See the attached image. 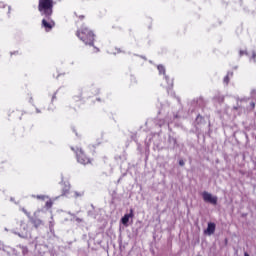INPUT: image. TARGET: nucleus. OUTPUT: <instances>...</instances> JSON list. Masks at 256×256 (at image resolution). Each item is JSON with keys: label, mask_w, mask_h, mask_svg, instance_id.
Segmentation results:
<instances>
[{"label": "nucleus", "mask_w": 256, "mask_h": 256, "mask_svg": "<svg viewBox=\"0 0 256 256\" xmlns=\"http://www.w3.org/2000/svg\"><path fill=\"white\" fill-rule=\"evenodd\" d=\"M77 37H79V39L83 41L85 45H91L93 41H95V35L87 27H82L80 30H78Z\"/></svg>", "instance_id": "1"}, {"label": "nucleus", "mask_w": 256, "mask_h": 256, "mask_svg": "<svg viewBox=\"0 0 256 256\" xmlns=\"http://www.w3.org/2000/svg\"><path fill=\"white\" fill-rule=\"evenodd\" d=\"M256 56V54L255 53H253V57H255Z\"/></svg>", "instance_id": "13"}, {"label": "nucleus", "mask_w": 256, "mask_h": 256, "mask_svg": "<svg viewBox=\"0 0 256 256\" xmlns=\"http://www.w3.org/2000/svg\"><path fill=\"white\" fill-rule=\"evenodd\" d=\"M205 235H213L215 233V223H208L207 229L204 231Z\"/></svg>", "instance_id": "7"}, {"label": "nucleus", "mask_w": 256, "mask_h": 256, "mask_svg": "<svg viewBox=\"0 0 256 256\" xmlns=\"http://www.w3.org/2000/svg\"><path fill=\"white\" fill-rule=\"evenodd\" d=\"M224 81H225V83H228V82H229V80H228L227 77L224 79Z\"/></svg>", "instance_id": "10"}, {"label": "nucleus", "mask_w": 256, "mask_h": 256, "mask_svg": "<svg viewBox=\"0 0 256 256\" xmlns=\"http://www.w3.org/2000/svg\"><path fill=\"white\" fill-rule=\"evenodd\" d=\"M133 218V210L130 211V214H125L124 217L121 219V223L125 225V227H128L129 220Z\"/></svg>", "instance_id": "6"}, {"label": "nucleus", "mask_w": 256, "mask_h": 256, "mask_svg": "<svg viewBox=\"0 0 256 256\" xmlns=\"http://www.w3.org/2000/svg\"><path fill=\"white\" fill-rule=\"evenodd\" d=\"M172 86H173V81L170 80V81H169V84H168V87H172Z\"/></svg>", "instance_id": "9"}, {"label": "nucleus", "mask_w": 256, "mask_h": 256, "mask_svg": "<svg viewBox=\"0 0 256 256\" xmlns=\"http://www.w3.org/2000/svg\"><path fill=\"white\" fill-rule=\"evenodd\" d=\"M166 81H167V77H165Z\"/></svg>", "instance_id": "14"}, {"label": "nucleus", "mask_w": 256, "mask_h": 256, "mask_svg": "<svg viewBox=\"0 0 256 256\" xmlns=\"http://www.w3.org/2000/svg\"><path fill=\"white\" fill-rule=\"evenodd\" d=\"M76 155H77L78 163H81L82 165H87L91 163V160L85 155L83 150L78 149L76 151Z\"/></svg>", "instance_id": "4"}, {"label": "nucleus", "mask_w": 256, "mask_h": 256, "mask_svg": "<svg viewBox=\"0 0 256 256\" xmlns=\"http://www.w3.org/2000/svg\"><path fill=\"white\" fill-rule=\"evenodd\" d=\"M38 10L41 15L50 17L53 14V0H39Z\"/></svg>", "instance_id": "2"}, {"label": "nucleus", "mask_w": 256, "mask_h": 256, "mask_svg": "<svg viewBox=\"0 0 256 256\" xmlns=\"http://www.w3.org/2000/svg\"><path fill=\"white\" fill-rule=\"evenodd\" d=\"M42 27H44L46 29V31H51V29H53V27H55V22L47 21V20L43 19Z\"/></svg>", "instance_id": "5"}, {"label": "nucleus", "mask_w": 256, "mask_h": 256, "mask_svg": "<svg viewBox=\"0 0 256 256\" xmlns=\"http://www.w3.org/2000/svg\"><path fill=\"white\" fill-rule=\"evenodd\" d=\"M47 206H48V207H51V204H49V202H47Z\"/></svg>", "instance_id": "12"}, {"label": "nucleus", "mask_w": 256, "mask_h": 256, "mask_svg": "<svg viewBox=\"0 0 256 256\" xmlns=\"http://www.w3.org/2000/svg\"><path fill=\"white\" fill-rule=\"evenodd\" d=\"M201 197H202L204 203H209L210 205H217V203L219 201V198L217 196H215L207 191H203L201 193Z\"/></svg>", "instance_id": "3"}, {"label": "nucleus", "mask_w": 256, "mask_h": 256, "mask_svg": "<svg viewBox=\"0 0 256 256\" xmlns=\"http://www.w3.org/2000/svg\"><path fill=\"white\" fill-rule=\"evenodd\" d=\"M158 71H159V73L165 74V67L159 65V66H158Z\"/></svg>", "instance_id": "8"}, {"label": "nucleus", "mask_w": 256, "mask_h": 256, "mask_svg": "<svg viewBox=\"0 0 256 256\" xmlns=\"http://www.w3.org/2000/svg\"><path fill=\"white\" fill-rule=\"evenodd\" d=\"M244 256H249V254L247 252L244 253Z\"/></svg>", "instance_id": "11"}]
</instances>
